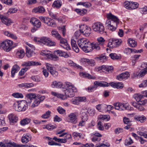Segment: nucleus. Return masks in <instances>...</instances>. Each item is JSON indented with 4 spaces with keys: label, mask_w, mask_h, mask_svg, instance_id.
<instances>
[{
    "label": "nucleus",
    "mask_w": 147,
    "mask_h": 147,
    "mask_svg": "<svg viewBox=\"0 0 147 147\" xmlns=\"http://www.w3.org/2000/svg\"><path fill=\"white\" fill-rule=\"evenodd\" d=\"M55 55H57V56L60 57H62L65 58H68L69 57V55L67 53L62 51L61 50H57L54 52Z\"/></svg>",
    "instance_id": "aec40b11"
},
{
    "label": "nucleus",
    "mask_w": 147,
    "mask_h": 147,
    "mask_svg": "<svg viewBox=\"0 0 147 147\" xmlns=\"http://www.w3.org/2000/svg\"><path fill=\"white\" fill-rule=\"evenodd\" d=\"M34 86V84L32 83H22L18 85L19 87L24 88H30L33 87Z\"/></svg>",
    "instance_id": "cd10ccee"
},
{
    "label": "nucleus",
    "mask_w": 147,
    "mask_h": 147,
    "mask_svg": "<svg viewBox=\"0 0 147 147\" xmlns=\"http://www.w3.org/2000/svg\"><path fill=\"white\" fill-rule=\"evenodd\" d=\"M4 34L5 35L13 39L16 40L17 38V37L15 34L11 32H10L8 31L5 32L4 33Z\"/></svg>",
    "instance_id": "58836bf2"
},
{
    "label": "nucleus",
    "mask_w": 147,
    "mask_h": 147,
    "mask_svg": "<svg viewBox=\"0 0 147 147\" xmlns=\"http://www.w3.org/2000/svg\"><path fill=\"white\" fill-rule=\"evenodd\" d=\"M92 28L94 31L98 33L102 34L105 32V28L103 24L100 22L95 23L93 24Z\"/></svg>",
    "instance_id": "423d86ee"
},
{
    "label": "nucleus",
    "mask_w": 147,
    "mask_h": 147,
    "mask_svg": "<svg viewBox=\"0 0 147 147\" xmlns=\"http://www.w3.org/2000/svg\"><path fill=\"white\" fill-rule=\"evenodd\" d=\"M57 110L58 112L60 114H63L65 113V110L61 107H58Z\"/></svg>",
    "instance_id": "338daca9"
},
{
    "label": "nucleus",
    "mask_w": 147,
    "mask_h": 147,
    "mask_svg": "<svg viewBox=\"0 0 147 147\" xmlns=\"http://www.w3.org/2000/svg\"><path fill=\"white\" fill-rule=\"evenodd\" d=\"M107 17L108 19L106 22V27L112 31H115L117 28V24L119 23V19L111 13L108 14Z\"/></svg>",
    "instance_id": "f257e3e1"
},
{
    "label": "nucleus",
    "mask_w": 147,
    "mask_h": 147,
    "mask_svg": "<svg viewBox=\"0 0 147 147\" xmlns=\"http://www.w3.org/2000/svg\"><path fill=\"white\" fill-rule=\"evenodd\" d=\"M27 98V101H26L28 103H29L30 105L32 100L34 99L36 96L35 94L30 93L26 95Z\"/></svg>",
    "instance_id": "b1692460"
},
{
    "label": "nucleus",
    "mask_w": 147,
    "mask_h": 147,
    "mask_svg": "<svg viewBox=\"0 0 147 147\" xmlns=\"http://www.w3.org/2000/svg\"><path fill=\"white\" fill-rule=\"evenodd\" d=\"M95 61L92 59H89L88 61V66H94L95 65Z\"/></svg>",
    "instance_id": "bf43d9fd"
},
{
    "label": "nucleus",
    "mask_w": 147,
    "mask_h": 147,
    "mask_svg": "<svg viewBox=\"0 0 147 147\" xmlns=\"http://www.w3.org/2000/svg\"><path fill=\"white\" fill-rule=\"evenodd\" d=\"M56 128L55 126L51 124H49L47 125L45 127H44V128H47L49 130H52L53 129Z\"/></svg>",
    "instance_id": "e2e57ef3"
},
{
    "label": "nucleus",
    "mask_w": 147,
    "mask_h": 147,
    "mask_svg": "<svg viewBox=\"0 0 147 147\" xmlns=\"http://www.w3.org/2000/svg\"><path fill=\"white\" fill-rule=\"evenodd\" d=\"M45 11L44 8L42 6H39L38 7L34 8L32 11L34 13H43Z\"/></svg>",
    "instance_id": "c85d7f7f"
},
{
    "label": "nucleus",
    "mask_w": 147,
    "mask_h": 147,
    "mask_svg": "<svg viewBox=\"0 0 147 147\" xmlns=\"http://www.w3.org/2000/svg\"><path fill=\"white\" fill-rule=\"evenodd\" d=\"M20 69V67L18 66L17 65H14L12 68L11 71V77H14L15 74Z\"/></svg>",
    "instance_id": "393cba45"
},
{
    "label": "nucleus",
    "mask_w": 147,
    "mask_h": 147,
    "mask_svg": "<svg viewBox=\"0 0 147 147\" xmlns=\"http://www.w3.org/2000/svg\"><path fill=\"white\" fill-rule=\"evenodd\" d=\"M94 84L96 87L97 86L108 87L109 86V84L106 82H101L96 81L94 82Z\"/></svg>",
    "instance_id": "c756f323"
},
{
    "label": "nucleus",
    "mask_w": 147,
    "mask_h": 147,
    "mask_svg": "<svg viewBox=\"0 0 147 147\" xmlns=\"http://www.w3.org/2000/svg\"><path fill=\"white\" fill-rule=\"evenodd\" d=\"M39 18L41 21L46 24L48 26L53 27L56 26L55 23L49 17L40 16Z\"/></svg>",
    "instance_id": "9d476101"
},
{
    "label": "nucleus",
    "mask_w": 147,
    "mask_h": 147,
    "mask_svg": "<svg viewBox=\"0 0 147 147\" xmlns=\"http://www.w3.org/2000/svg\"><path fill=\"white\" fill-rule=\"evenodd\" d=\"M121 42V40L113 39L109 40L107 46L110 48H115L120 45Z\"/></svg>",
    "instance_id": "1a4fd4ad"
},
{
    "label": "nucleus",
    "mask_w": 147,
    "mask_h": 147,
    "mask_svg": "<svg viewBox=\"0 0 147 147\" xmlns=\"http://www.w3.org/2000/svg\"><path fill=\"white\" fill-rule=\"evenodd\" d=\"M81 114L82 120L87 121L88 119V116L87 113L86 112H83Z\"/></svg>",
    "instance_id": "8fccbe9b"
},
{
    "label": "nucleus",
    "mask_w": 147,
    "mask_h": 147,
    "mask_svg": "<svg viewBox=\"0 0 147 147\" xmlns=\"http://www.w3.org/2000/svg\"><path fill=\"white\" fill-rule=\"evenodd\" d=\"M26 55L28 57H30L33 54V51L32 50V49L27 46L26 47Z\"/></svg>",
    "instance_id": "f704fd0d"
},
{
    "label": "nucleus",
    "mask_w": 147,
    "mask_h": 147,
    "mask_svg": "<svg viewBox=\"0 0 147 147\" xmlns=\"http://www.w3.org/2000/svg\"><path fill=\"white\" fill-rule=\"evenodd\" d=\"M65 138L64 139L60 138L59 142L62 143H65L67 141V139H69L71 138V135L70 134H67L65 137Z\"/></svg>",
    "instance_id": "a19ab883"
},
{
    "label": "nucleus",
    "mask_w": 147,
    "mask_h": 147,
    "mask_svg": "<svg viewBox=\"0 0 147 147\" xmlns=\"http://www.w3.org/2000/svg\"><path fill=\"white\" fill-rule=\"evenodd\" d=\"M88 112L89 115L91 116H94L95 113V110L94 109H91L88 110Z\"/></svg>",
    "instance_id": "0e129e2a"
},
{
    "label": "nucleus",
    "mask_w": 147,
    "mask_h": 147,
    "mask_svg": "<svg viewBox=\"0 0 147 147\" xmlns=\"http://www.w3.org/2000/svg\"><path fill=\"white\" fill-rule=\"evenodd\" d=\"M131 1H125L124 3L125 7L127 9H131Z\"/></svg>",
    "instance_id": "6e6d98bb"
},
{
    "label": "nucleus",
    "mask_w": 147,
    "mask_h": 147,
    "mask_svg": "<svg viewBox=\"0 0 147 147\" xmlns=\"http://www.w3.org/2000/svg\"><path fill=\"white\" fill-rule=\"evenodd\" d=\"M144 96L140 94H135L134 95V97L138 103L140 105H144L147 103V100L143 99V98Z\"/></svg>",
    "instance_id": "6e6552de"
},
{
    "label": "nucleus",
    "mask_w": 147,
    "mask_h": 147,
    "mask_svg": "<svg viewBox=\"0 0 147 147\" xmlns=\"http://www.w3.org/2000/svg\"><path fill=\"white\" fill-rule=\"evenodd\" d=\"M51 54L50 51L44 50L41 52V55L43 56H46L47 57V58L49 59Z\"/></svg>",
    "instance_id": "79ce46f5"
},
{
    "label": "nucleus",
    "mask_w": 147,
    "mask_h": 147,
    "mask_svg": "<svg viewBox=\"0 0 147 147\" xmlns=\"http://www.w3.org/2000/svg\"><path fill=\"white\" fill-rule=\"evenodd\" d=\"M88 61L89 59L85 58H81L80 60L81 63L86 66H88Z\"/></svg>",
    "instance_id": "de8ad7c7"
},
{
    "label": "nucleus",
    "mask_w": 147,
    "mask_h": 147,
    "mask_svg": "<svg viewBox=\"0 0 147 147\" xmlns=\"http://www.w3.org/2000/svg\"><path fill=\"white\" fill-rule=\"evenodd\" d=\"M10 124L11 125H13L18 120V117L16 115L13 113L9 114L8 116Z\"/></svg>",
    "instance_id": "f3484780"
},
{
    "label": "nucleus",
    "mask_w": 147,
    "mask_h": 147,
    "mask_svg": "<svg viewBox=\"0 0 147 147\" xmlns=\"http://www.w3.org/2000/svg\"><path fill=\"white\" fill-rule=\"evenodd\" d=\"M1 21L3 23L7 26H9L11 23V21L10 19L3 16L1 18Z\"/></svg>",
    "instance_id": "bb28decb"
},
{
    "label": "nucleus",
    "mask_w": 147,
    "mask_h": 147,
    "mask_svg": "<svg viewBox=\"0 0 147 147\" xmlns=\"http://www.w3.org/2000/svg\"><path fill=\"white\" fill-rule=\"evenodd\" d=\"M131 9H135L137 8L139 6V4L136 2L131 1Z\"/></svg>",
    "instance_id": "3c124183"
},
{
    "label": "nucleus",
    "mask_w": 147,
    "mask_h": 147,
    "mask_svg": "<svg viewBox=\"0 0 147 147\" xmlns=\"http://www.w3.org/2000/svg\"><path fill=\"white\" fill-rule=\"evenodd\" d=\"M68 122L74 124L77 122V117L76 113H71L68 115Z\"/></svg>",
    "instance_id": "4468645a"
},
{
    "label": "nucleus",
    "mask_w": 147,
    "mask_h": 147,
    "mask_svg": "<svg viewBox=\"0 0 147 147\" xmlns=\"http://www.w3.org/2000/svg\"><path fill=\"white\" fill-rule=\"evenodd\" d=\"M32 136L29 134H24L22 138V142L23 143H26L31 140Z\"/></svg>",
    "instance_id": "412c9836"
},
{
    "label": "nucleus",
    "mask_w": 147,
    "mask_h": 147,
    "mask_svg": "<svg viewBox=\"0 0 147 147\" xmlns=\"http://www.w3.org/2000/svg\"><path fill=\"white\" fill-rule=\"evenodd\" d=\"M72 136L74 138L78 137L80 138L83 139L84 138V137L81 133L77 132H73L72 134Z\"/></svg>",
    "instance_id": "49530a36"
},
{
    "label": "nucleus",
    "mask_w": 147,
    "mask_h": 147,
    "mask_svg": "<svg viewBox=\"0 0 147 147\" xmlns=\"http://www.w3.org/2000/svg\"><path fill=\"white\" fill-rule=\"evenodd\" d=\"M90 47L91 49V50L89 51L88 53L92 51L93 49H95L96 51L100 49V47L98 43H92L90 42Z\"/></svg>",
    "instance_id": "5701e85b"
},
{
    "label": "nucleus",
    "mask_w": 147,
    "mask_h": 147,
    "mask_svg": "<svg viewBox=\"0 0 147 147\" xmlns=\"http://www.w3.org/2000/svg\"><path fill=\"white\" fill-rule=\"evenodd\" d=\"M128 43L131 47H134L136 45V42L135 41L131 39H129L128 40Z\"/></svg>",
    "instance_id": "c03bdc74"
},
{
    "label": "nucleus",
    "mask_w": 147,
    "mask_h": 147,
    "mask_svg": "<svg viewBox=\"0 0 147 147\" xmlns=\"http://www.w3.org/2000/svg\"><path fill=\"white\" fill-rule=\"evenodd\" d=\"M75 11L78 13L82 16L84 15L87 12V10L85 9H75Z\"/></svg>",
    "instance_id": "e433bc0d"
},
{
    "label": "nucleus",
    "mask_w": 147,
    "mask_h": 147,
    "mask_svg": "<svg viewBox=\"0 0 147 147\" xmlns=\"http://www.w3.org/2000/svg\"><path fill=\"white\" fill-rule=\"evenodd\" d=\"M34 102L31 106L32 108H34L36 106H38L40 103V99L38 97L36 96L34 99Z\"/></svg>",
    "instance_id": "473e14b6"
},
{
    "label": "nucleus",
    "mask_w": 147,
    "mask_h": 147,
    "mask_svg": "<svg viewBox=\"0 0 147 147\" xmlns=\"http://www.w3.org/2000/svg\"><path fill=\"white\" fill-rule=\"evenodd\" d=\"M34 40L35 42L40 44H42L49 46H54L56 45L55 42L50 40L49 38L46 37H42L40 38L35 37Z\"/></svg>",
    "instance_id": "39448f33"
},
{
    "label": "nucleus",
    "mask_w": 147,
    "mask_h": 147,
    "mask_svg": "<svg viewBox=\"0 0 147 147\" xmlns=\"http://www.w3.org/2000/svg\"><path fill=\"white\" fill-rule=\"evenodd\" d=\"M78 43L79 47L86 53H88V51L91 50V49L90 47V42L85 38L79 39L78 41Z\"/></svg>",
    "instance_id": "20e7f679"
},
{
    "label": "nucleus",
    "mask_w": 147,
    "mask_h": 147,
    "mask_svg": "<svg viewBox=\"0 0 147 147\" xmlns=\"http://www.w3.org/2000/svg\"><path fill=\"white\" fill-rule=\"evenodd\" d=\"M41 63L33 61L24 62L22 65L25 66H30L34 65H40Z\"/></svg>",
    "instance_id": "4be33fe9"
},
{
    "label": "nucleus",
    "mask_w": 147,
    "mask_h": 147,
    "mask_svg": "<svg viewBox=\"0 0 147 147\" xmlns=\"http://www.w3.org/2000/svg\"><path fill=\"white\" fill-rule=\"evenodd\" d=\"M51 86L53 88L55 87L60 88H65V86L62 83L59 81H54L52 82Z\"/></svg>",
    "instance_id": "6ab92c4d"
},
{
    "label": "nucleus",
    "mask_w": 147,
    "mask_h": 147,
    "mask_svg": "<svg viewBox=\"0 0 147 147\" xmlns=\"http://www.w3.org/2000/svg\"><path fill=\"white\" fill-rule=\"evenodd\" d=\"M80 76L83 78H87L90 79H94L95 77L92 76L90 74L83 72H81L80 73Z\"/></svg>",
    "instance_id": "2f4dec72"
},
{
    "label": "nucleus",
    "mask_w": 147,
    "mask_h": 147,
    "mask_svg": "<svg viewBox=\"0 0 147 147\" xmlns=\"http://www.w3.org/2000/svg\"><path fill=\"white\" fill-rule=\"evenodd\" d=\"M146 66L140 73V76L141 77L144 76L147 73V63H146Z\"/></svg>",
    "instance_id": "864d4df0"
},
{
    "label": "nucleus",
    "mask_w": 147,
    "mask_h": 147,
    "mask_svg": "<svg viewBox=\"0 0 147 147\" xmlns=\"http://www.w3.org/2000/svg\"><path fill=\"white\" fill-rule=\"evenodd\" d=\"M0 1L2 3L9 6H11L12 4V0H0Z\"/></svg>",
    "instance_id": "09e8293b"
},
{
    "label": "nucleus",
    "mask_w": 147,
    "mask_h": 147,
    "mask_svg": "<svg viewBox=\"0 0 147 147\" xmlns=\"http://www.w3.org/2000/svg\"><path fill=\"white\" fill-rule=\"evenodd\" d=\"M135 119L138 121H140L142 123H144L146 120V118L144 116H136L135 117Z\"/></svg>",
    "instance_id": "7c9ffc66"
},
{
    "label": "nucleus",
    "mask_w": 147,
    "mask_h": 147,
    "mask_svg": "<svg viewBox=\"0 0 147 147\" xmlns=\"http://www.w3.org/2000/svg\"><path fill=\"white\" fill-rule=\"evenodd\" d=\"M31 121L30 118H26L22 120L20 122V124L22 125H25L29 123Z\"/></svg>",
    "instance_id": "4c0bfd02"
},
{
    "label": "nucleus",
    "mask_w": 147,
    "mask_h": 147,
    "mask_svg": "<svg viewBox=\"0 0 147 147\" xmlns=\"http://www.w3.org/2000/svg\"><path fill=\"white\" fill-rule=\"evenodd\" d=\"M30 22L35 27L37 28H40L41 26V23L39 20L37 19L33 18H32L30 20Z\"/></svg>",
    "instance_id": "a211bd4d"
},
{
    "label": "nucleus",
    "mask_w": 147,
    "mask_h": 147,
    "mask_svg": "<svg viewBox=\"0 0 147 147\" xmlns=\"http://www.w3.org/2000/svg\"><path fill=\"white\" fill-rule=\"evenodd\" d=\"M99 119H101V120H103L105 119H107L108 120V119L109 118V115H100L99 116Z\"/></svg>",
    "instance_id": "69168bd1"
},
{
    "label": "nucleus",
    "mask_w": 147,
    "mask_h": 147,
    "mask_svg": "<svg viewBox=\"0 0 147 147\" xmlns=\"http://www.w3.org/2000/svg\"><path fill=\"white\" fill-rule=\"evenodd\" d=\"M102 107H104V109H107L108 111H110L114 108V107L111 105H107L105 104H103Z\"/></svg>",
    "instance_id": "052dcab7"
},
{
    "label": "nucleus",
    "mask_w": 147,
    "mask_h": 147,
    "mask_svg": "<svg viewBox=\"0 0 147 147\" xmlns=\"http://www.w3.org/2000/svg\"><path fill=\"white\" fill-rule=\"evenodd\" d=\"M64 90L65 94L68 97H72L74 96L75 93L77 92L76 88L71 83L66 82H65Z\"/></svg>",
    "instance_id": "f03ea898"
},
{
    "label": "nucleus",
    "mask_w": 147,
    "mask_h": 147,
    "mask_svg": "<svg viewBox=\"0 0 147 147\" xmlns=\"http://www.w3.org/2000/svg\"><path fill=\"white\" fill-rule=\"evenodd\" d=\"M82 33L86 36H88L91 33V29L86 25H82L80 26Z\"/></svg>",
    "instance_id": "f8f14e48"
},
{
    "label": "nucleus",
    "mask_w": 147,
    "mask_h": 147,
    "mask_svg": "<svg viewBox=\"0 0 147 147\" xmlns=\"http://www.w3.org/2000/svg\"><path fill=\"white\" fill-rule=\"evenodd\" d=\"M46 66L47 69L53 77H55L57 76L58 74V72L54 69V68L52 65L49 63H47Z\"/></svg>",
    "instance_id": "ddd939ff"
},
{
    "label": "nucleus",
    "mask_w": 147,
    "mask_h": 147,
    "mask_svg": "<svg viewBox=\"0 0 147 147\" xmlns=\"http://www.w3.org/2000/svg\"><path fill=\"white\" fill-rule=\"evenodd\" d=\"M109 56L111 59L113 60L119 59L121 58V56L117 55L115 53H111L109 54Z\"/></svg>",
    "instance_id": "ea45409f"
},
{
    "label": "nucleus",
    "mask_w": 147,
    "mask_h": 147,
    "mask_svg": "<svg viewBox=\"0 0 147 147\" xmlns=\"http://www.w3.org/2000/svg\"><path fill=\"white\" fill-rule=\"evenodd\" d=\"M71 101L73 104L78 105L79 102V99L78 97H74L71 99Z\"/></svg>",
    "instance_id": "680f3d73"
},
{
    "label": "nucleus",
    "mask_w": 147,
    "mask_h": 147,
    "mask_svg": "<svg viewBox=\"0 0 147 147\" xmlns=\"http://www.w3.org/2000/svg\"><path fill=\"white\" fill-rule=\"evenodd\" d=\"M71 44L73 49L74 51L77 53H78L79 51V49L78 47L76 42L74 39H71Z\"/></svg>",
    "instance_id": "a878e982"
},
{
    "label": "nucleus",
    "mask_w": 147,
    "mask_h": 147,
    "mask_svg": "<svg viewBox=\"0 0 147 147\" xmlns=\"http://www.w3.org/2000/svg\"><path fill=\"white\" fill-rule=\"evenodd\" d=\"M108 57H106L105 55L102 54L100 55L99 57H97L96 58L98 60H100L101 62L105 61L108 59Z\"/></svg>",
    "instance_id": "37998d69"
},
{
    "label": "nucleus",
    "mask_w": 147,
    "mask_h": 147,
    "mask_svg": "<svg viewBox=\"0 0 147 147\" xmlns=\"http://www.w3.org/2000/svg\"><path fill=\"white\" fill-rule=\"evenodd\" d=\"M130 74L128 72L123 73L117 76V79L120 81L126 80L129 77Z\"/></svg>",
    "instance_id": "dca6fc26"
},
{
    "label": "nucleus",
    "mask_w": 147,
    "mask_h": 147,
    "mask_svg": "<svg viewBox=\"0 0 147 147\" xmlns=\"http://www.w3.org/2000/svg\"><path fill=\"white\" fill-rule=\"evenodd\" d=\"M51 34L53 36L59 39L61 38V35L57 31L53 30L51 32Z\"/></svg>",
    "instance_id": "a18cd8bd"
},
{
    "label": "nucleus",
    "mask_w": 147,
    "mask_h": 147,
    "mask_svg": "<svg viewBox=\"0 0 147 147\" xmlns=\"http://www.w3.org/2000/svg\"><path fill=\"white\" fill-rule=\"evenodd\" d=\"M60 40V45L67 50L70 49V46L67 44V40L65 39L62 38L59 39Z\"/></svg>",
    "instance_id": "2eb2a0df"
},
{
    "label": "nucleus",
    "mask_w": 147,
    "mask_h": 147,
    "mask_svg": "<svg viewBox=\"0 0 147 147\" xmlns=\"http://www.w3.org/2000/svg\"><path fill=\"white\" fill-rule=\"evenodd\" d=\"M25 55L24 51L23 49H21L19 51H18L16 53V55L18 58L22 59Z\"/></svg>",
    "instance_id": "c9c22d12"
},
{
    "label": "nucleus",
    "mask_w": 147,
    "mask_h": 147,
    "mask_svg": "<svg viewBox=\"0 0 147 147\" xmlns=\"http://www.w3.org/2000/svg\"><path fill=\"white\" fill-rule=\"evenodd\" d=\"M30 105L29 102L28 103L26 100H22L17 101L14 104L13 107L16 111H24L28 108V106Z\"/></svg>",
    "instance_id": "7ed1b4c3"
},
{
    "label": "nucleus",
    "mask_w": 147,
    "mask_h": 147,
    "mask_svg": "<svg viewBox=\"0 0 147 147\" xmlns=\"http://www.w3.org/2000/svg\"><path fill=\"white\" fill-rule=\"evenodd\" d=\"M96 88L97 87L95 85H94L91 87L86 88L85 89L88 92H93Z\"/></svg>",
    "instance_id": "5fc2aeb1"
},
{
    "label": "nucleus",
    "mask_w": 147,
    "mask_h": 147,
    "mask_svg": "<svg viewBox=\"0 0 147 147\" xmlns=\"http://www.w3.org/2000/svg\"><path fill=\"white\" fill-rule=\"evenodd\" d=\"M13 42L9 40H7L2 42L0 44V48L5 51H9L12 48Z\"/></svg>",
    "instance_id": "0eeeda50"
},
{
    "label": "nucleus",
    "mask_w": 147,
    "mask_h": 147,
    "mask_svg": "<svg viewBox=\"0 0 147 147\" xmlns=\"http://www.w3.org/2000/svg\"><path fill=\"white\" fill-rule=\"evenodd\" d=\"M113 69L112 66L103 65L96 68V70L98 71H102L105 73H107L112 72Z\"/></svg>",
    "instance_id": "9b49d317"
},
{
    "label": "nucleus",
    "mask_w": 147,
    "mask_h": 147,
    "mask_svg": "<svg viewBox=\"0 0 147 147\" xmlns=\"http://www.w3.org/2000/svg\"><path fill=\"white\" fill-rule=\"evenodd\" d=\"M147 86V80H144L139 85V87L140 88L145 87Z\"/></svg>",
    "instance_id": "774afa93"
},
{
    "label": "nucleus",
    "mask_w": 147,
    "mask_h": 147,
    "mask_svg": "<svg viewBox=\"0 0 147 147\" xmlns=\"http://www.w3.org/2000/svg\"><path fill=\"white\" fill-rule=\"evenodd\" d=\"M98 42L100 45H103L104 43L105 40L102 37H100L97 38Z\"/></svg>",
    "instance_id": "13d9d810"
},
{
    "label": "nucleus",
    "mask_w": 147,
    "mask_h": 147,
    "mask_svg": "<svg viewBox=\"0 0 147 147\" xmlns=\"http://www.w3.org/2000/svg\"><path fill=\"white\" fill-rule=\"evenodd\" d=\"M62 5V2L60 0H57L55 1L53 4V6L54 8H59Z\"/></svg>",
    "instance_id": "72a5a7b5"
},
{
    "label": "nucleus",
    "mask_w": 147,
    "mask_h": 147,
    "mask_svg": "<svg viewBox=\"0 0 147 147\" xmlns=\"http://www.w3.org/2000/svg\"><path fill=\"white\" fill-rule=\"evenodd\" d=\"M12 96L16 98H23V95L22 94L18 92H15L12 94Z\"/></svg>",
    "instance_id": "603ef678"
},
{
    "label": "nucleus",
    "mask_w": 147,
    "mask_h": 147,
    "mask_svg": "<svg viewBox=\"0 0 147 147\" xmlns=\"http://www.w3.org/2000/svg\"><path fill=\"white\" fill-rule=\"evenodd\" d=\"M51 112L49 111H47L45 113L43 114L41 116L43 118L47 119L50 116V113Z\"/></svg>",
    "instance_id": "4d7b16f0"
}]
</instances>
